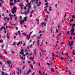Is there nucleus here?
<instances>
[{"mask_svg": "<svg viewBox=\"0 0 75 75\" xmlns=\"http://www.w3.org/2000/svg\"><path fill=\"white\" fill-rule=\"evenodd\" d=\"M74 20V19H71L70 22V23H71V22H72V21H73Z\"/></svg>", "mask_w": 75, "mask_h": 75, "instance_id": "19", "label": "nucleus"}, {"mask_svg": "<svg viewBox=\"0 0 75 75\" xmlns=\"http://www.w3.org/2000/svg\"><path fill=\"white\" fill-rule=\"evenodd\" d=\"M25 52H27V49H25Z\"/></svg>", "mask_w": 75, "mask_h": 75, "instance_id": "56", "label": "nucleus"}, {"mask_svg": "<svg viewBox=\"0 0 75 75\" xmlns=\"http://www.w3.org/2000/svg\"><path fill=\"white\" fill-rule=\"evenodd\" d=\"M4 27H5L6 26V23H5L4 24Z\"/></svg>", "mask_w": 75, "mask_h": 75, "instance_id": "60", "label": "nucleus"}, {"mask_svg": "<svg viewBox=\"0 0 75 75\" xmlns=\"http://www.w3.org/2000/svg\"><path fill=\"white\" fill-rule=\"evenodd\" d=\"M12 13L13 14H14V11H12Z\"/></svg>", "mask_w": 75, "mask_h": 75, "instance_id": "41", "label": "nucleus"}, {"mask_svg": "<svg viewBox=\"0 0 75 75\" xmlns=\"http://www.w3.org/2000/svg\"><path fill=\"white\" fill-rule=\"evenodd\" d=\"M24 9L25 10L26 9H27V7H26L25 6L24 7Z\"/></svg>", "mask_w": 75, "mask_h": 75, "instance_id": "55", "label": "nucleus"}, {"mask_svg": "<svg viewBox=\"0 0 75 75\" xmlns=\"http://www.w3.org/2000/svg\"><path fill=\"white\" fill-rule=\"evenodd\" d=\"M71 46H72V45H73V41H72L71 42Z\"/></svg>", "mask_w": 75, "mask_h": 75, "instance_id": "34", "label": "nucleus"}, {"mask_svg": "<svg viewBox=\"0 0 75 75\" xmlns=\"http://www.w3.org/2000/svg\"><path fill=\"white\" fill-rule=\"evenodd\" d=\"M21 43V42L19 41L18 42V44H20Z\"/></svg>", "mask_w": 75, "mask_h": 75, "instance_id": "57", "label": "nucleus"}, {"mask_svg": "<svg viewBox=\"0 0 75 75\" xmlns=\"http://www.w3.org/2000/svg\"><path fill=\"white\" fill-rule=\"evenodd\" d=\"M52 27H50V31L51 32V33H52Z\"/></svg>", "mask_w": 75, "mask_h": 75, "instance_id": "12", "label": "nucleus"}, {"mask_svg": "<svg viewBox=\"0 0 75 75\" xmlns=\"http://www.w3.org/2000/svg\"><path fill=\"white\" fill-rule=\"evenodd\" d=\"M4 54H7V52H6V51H5L4 52Z\"/></svg>", "mask_w": 75, "mask_h": 75, "instance_id": "61", "label": "nucleus"}, {"mask_svg": "<svg viewBox=\"0 0 75 75\" xmlns=\"http://www.w3.org/2000/svg\"><path fill=\"white\" fill-rule=\"evenodd\" d=\"M35 36H36V35H34V36H32V38H34V37H35Z\"/></svg>", "mask_w": 75, "mask_h": 75, "instance_id": "40", "label": "nucleus"}, {"mask_svg": "<svg viewBox=\"0 0 75 75\" xmlns=\"http://www.w3.org/2000/svg\"><path fill=\"white\" fill-rule=\"evenodd\" d=\"M30 67L32 69H33V64H30Z\"/></svg>", "mask_w": 75, "mask_h": 75, "instance_id": "13", "label": "nucleus"}, {"mask_svg": "<svg viewBox=\"0 0 75 75\" xmlns=\"http://www.w3.org/2000/svg\"><path fill=\"white\" fill-rule=\"evenodd\" d=\"M47 64L48 65H50V64L49 63H47Z\"/></svg>", "mask_w": 75, "mask_h": 75, "instance_id": "54", "label": "nucleus"}, {"mask_svg": "<svg viewBox=\"0 0 75 75\" xmlns=\"http://www.w3.org/2000/svg\"><path fill=\"white\" fill-rule=\"evenodd\" d=\"M39 54L40 55V57H42V55L41 52H40L39 53Z\"/></svg>", "mask_w": 75, "mask_h": 75, "instance_id": "22", "label": "nucleus"}, {"mask_svg": "<svg viewBox=\"0 0 75 75\" xmlns=\"http://www.w3.org/2000/svg\"><path fill=\"white\" fill-rule=\"evenodd\" d=\"M30 72H31V69H29L28 70V72L26 74V75H28V74H29V73H30Z\"/></svg>", "mask_w": 75, "mask_h": 75, "instance_id": "6", "label": "nucleus"}, {"mask_svg": "<svg viewBox=\"0 0 75 75\" xmlns=\"http://www.w3.org/2000/svg\"><path fill=\"white\" fill-rule=\"evenodd\" d=\"M3 29V26H2V27L1 28L0 30L1 31Z\"/></svg>", "mask_w": 75, "mask_h": 75, "instance_id": "20", "label": "nucleus"}, {"mask_svg": "<svg viewBox=\"0 0 75 75\" xmlns=\"http://www.w3.org/2000/svg\"><path fill=\"white\" fill-rule=\"evenodd\" d=\"M18 33L19 35H21V33H20V31H19L18 32Z\"/></svg>", "mask_w": 75, "mask_h": 75, "instance_id": "27", "label": "nucleus"}, {"mask_svg": "<svg viewBox=\"0 0 75 75\" xmlns=\"http://www.w3.org/2000/svg\"><path fill=\"white\" fill-rule=\"evenodd\" d=\"M22 34H23V35H25V33H22Z\"/></svg>", "mask_w": 75, "mask_h": 75, "instance_id": "58", "label": "nucleus"}, {"mask_svg": "<svg viewBox=\"0 0 75 75\" xmlns=\"http://www.w3.org/2000/svg\"><path fill=\"white\" fill-rule=\"evenodd\" d=\"M33 8H34V9H35V8H36V6H33Z\"/></svg>", "mask_w": 75, "mask_h": 75, "instance_id": "50", "label": "nucleus"}, {"mask_svg": "<svg viewBox=\"0 0 75 75\" xmlns=\"http://www.w3.org/2000/svg\"><path fill=\"white\" fill-rule=\"evenodd\" d=\"M33 31H32V32H30V34H29V35H31V34H32V33H33Z\"/></svg>", "mask_w": 75, "mask_h": 75, "instance_id": "39", "label": "nucleus"}, {"mask_svg": "<svg viewBox=\"0 0 75 75\" xmlns=\"http://www.w3.org/2000/svg\"><path fill=\"white\" fill-rule=\"evenodd\" d=\"M56 33H58V30L57 29H56Z\"/></svg>", "mask_w": 75, "mask_h": 75, "instance_id": "53", "label": "nucleus"}, {"mask_svg": "<svg viewBox=\"0 0 75 75\" xmlns=\"http://www.w3.org/2000/svg\"><path fill=\"white\" fill-rule=\"evenodd\" d=\"M38 39H40V36H38Z\"/></svg>", "mask_w": 75, "mask_h": 75, "instance_id": "63", "label": "nucleus"}, {"mask_svg": "<svg viewBox=\"0 0 75 75\" xmlns=\"http://www.w3.org/2000/svg\"><path fill=\"white\" fill-rule=\"evenodd\" d=\"M46 12H47V14H49V12H48V11H46Z\"/></svg>", "mask_w": 75, "mask_h": 75, "instance_id": "59", "label": "nucleus"}, {"mask_svg": "<svg viewBox=\"0 0 75 75\" xmlns=\"http://www.w3.org/2000/svg\"><path fill=\"white\" fill-rule=\"evenodd\" d=\"M37 44L38 46H39V45H40V40H38Z\"/></svg>", "mask_w": 75, "mask_h": 75, "instance_id": "9", "label": "nucleus"}, {"mask_svg": "<svg viewBox=\"0 0 75 75\" xmlns=\"http://www.w3.org/2000/svg\"><path fill=\"white\" fill-rule=\"evenodd\" d=\"M51 71L52 72H54V69L51 68Z\"/></svg>", "mask_w": 75, "mask_h": 75, "instance_id": "14", "label": "nucleus"}, {"mask_svg": "<svg viewBox=\"0 0 75 75\" xmlns=\"http://www.w3.org/2000/svg\"><path fill=\"white\" fill-rule=\"evenodd\" d=\"M73 55H75V52H73Z\"/></svg>", "mask_w": 75, "mask_h": 75, "instance_id": "64", "label": "nucleus"}, {"mask_svg": "<svg viewBox=\"0 0 75 75\" xmlns=\"http://www.w3.org/2000/svg\"><path fill=\"white\" fill-rule=\"evenodd\" d=\"M72 29L71 30V31L70 32H72L73 33H74V27H72Z\"/></svg>", "mask_w": 75, "mask_h": 75, "instance_id": "5", "label": "nucleus"}, {"mask_svg": "<svg viewBox=\"0 0 75 75\" xmlns=\"http://www.w3.org/2000/svg\"><path fill=\"white\" fill-rule=\"evenodd\" d=\"M28 40H29L30 38V35H28Z\"/></svg>", "mask_w": 75, "mask_h": 75, "instance_id": "26", "label": "nucleus"}, {"mask_svg": "<svg viewBox=\"0 0 75 75\" xmlns=\"http://www.w3.org/2000/svg\"><path fill=\"white\" fill-rule=\"evenodd\" d=\"M32 45H33V44H31L29 46L30 47V48H31L32 47Z\"/></svg>", "mask_w": 75, "mask_h": 75, "instance_id": "32", "label": "nucleus"}, {"mask_svg": "<svg viewBox=\"0 0 75 75\" xmlns=\"http://www.w3.org/2000/svg\"><path fill=\"white\" fill-rule=\"evenodd\" d=\"M24 14H25V15L26 16L27 14V12L26 11L24 12Z\"/></svg>", "mask_w": 75, "mask_h": 75, "instance_id": "17", "label": "nucleus"}, {"mask_svg": "<svg viewBox=\"0 0 75 75\" xmlns=\"http://www.w3.org/2000/svg\"><path fill=\"white\" fill-rule=\"evenodd\" d=\"M4 21H6V19H7V21H9V20H10V18H6V17L4 18Z\"/></svg>", "mask_w": 75, "mask_h": 75, "instance_id": "3", "label": "nucleus"}, {"mask_svg": "<svg viewBox=\"0 0 75 75\" xmlns=\"http://www.w3.org/2000/svg\"><path fill=\"white\" fill-rule=\"evenodd\" d=\"M66 15L67 14H66V13H65V15L64 16V18H65V17H66Z\"/></svg>", "mask_w": 75, "mask_h": 75, "instance_id": "44", "label": "nucleus"}, {"mask_svg": "<svg viewBox=\"0 0 75 75\" xmlns=\"http://www.w3.org/2000/svg\"><path fill=\"white\" fill-rule=\"evenodd\" d=\"M26 2H27V4H29L28 0H26Z\"/></svg>", "mask_w": 75, "mask_h": 75, "instance_id": "47", "label": "nucleus"}, {"mask_svg": "<svg viewBox=\"0 0 75 75\" xmlns=\"http://www.w3.org/2000/svg\"><path fill=\"white\" fill-rule=\"evenodd\" d=\"M27 38H28V35H27V38H26V39H27Z\"/></svg>", "mask_w": 75, "mask_h": 75, "instance_id": "48", "label": "nucleus"}, {"mask_svg": "<svg viewBox=\"0 0 75 75\" xmlns=\"http://www.w3.org/2000/svg\"><path fill=\"white\" fill-rule=\"evenodd\" d=\"M49 9L50 10V11H51V7H50V6L49 7Z\"/></svg>", "mask_w": 75, "mask_h": 75, "instance_id": "18", "label": "nucleus"}, {"mask_svg": "<svg viewBox=\"0 0 75 75\" xmlns=\"http://www.w3.org/2000/svg\"><path fill=\"white\" fill-rule=\"evenodd\" d=\"M72 37L71 36L70 37V40H72Z\"/></svg>", "mask_w": 75, "mask_h": 75, "instance_id": "49", "label": "nucleus"}, {"mask_svg": "<svg viewBox=\"0 0 75 75\" xmlns=\"http://www.w3.org/2000/svg\"><path fill=\"white\" fill-rule=\"evenodd\" d=\"M10 5L11 6H12V4L13 5L14 4V3H11H11H10Z\"/></svg>", "mask_w": 75, "mask_h": 75, "instance_id": "15", "label": "nucleus"}, {"mask_svg": "<svg viewBox=\"0 0 75 75\" xmlns=\"http://www.w3.org/2000/svg\"><path fill=\"white\" fill-rule=\"evenodd\" d=\"M75 27V24H73L72 27Z\"/></svg>", "mask_w": 75, "mask_h": 75, "instance_id": "36", "label": "nucleus"}, {"mask_svg": "<svg viewBox=\"0 0 75 75\" xmlns=\"http://www.w3.org/2000/svg\"><path fill=\"white\" fill-rule=\"evenodd\" d=\"M45 5H48V4L47 3H46L45 4Z\"/></svg>", "mask_w": 75, "mask_h": 75, "instance_id": "52", "label": "nucleus"}, {"mask_svg": "<svg viewBox=\"0 0 75 75\" xmlns=\"http://www.w3.org/2000/svg\"><path fill=\"white\" fill-rule=\"evenodd\" d=\"M39 74H41V71H39Z\"/></svg>", "mask_w": 75, "mask_h": 75, "instance_id": "45", "label": "nucleus"}, {"mask_svg": "<svg viewBox=\"0 0 75 75\" xmlns=\"http://www.w3.org/2000/svg\"><path fill=\"white\" fill-rule=\"evenodd\" d=\"M24 68H25V66H23L22 68V69H24Z\"/></svg>", "mask_w": 75, "mask_h": 75, "instance_id": "28", "label": "nucleus"}, {"mask_svg": "<svg viewBox=\"0 0 75 75\" xmlns=\"http://www.w3.org/2000/svg\"><path fill=\"white\" fill-rule=\"evenodd\" d=\"M26 19H28V18H26V17H25L24 18V20L25 21H27V20Z\"/></svg>", "mask_w": 75, "mask_h": 75, "instance_id": "11", "label": "nucleus"}, {"mask_svg": "<svg viewBox=\"0 0 75 75\" xmlns=\"http://www.w3.org/2000/svg\"><path fill=\"white\" fill-rule=\"evenodd\" d=\"M19 6L21 7H22V6H24V5L22 3V4L21 3L19 4Z\"/></svg>", "mask_w": 75, "mask_h": 75, "instance_id": "10", "label": "nucleus"}, {"mask_svg": "<svg viewBox=\"0 0 75 75\" xmlns=\"http://www.w3.org/2000/svg\"><path fill=\"white\" fill-rule=\"evenodd\" d=\"M2 73H3V74H2V75H4V72L3 71L2 72Z\"/></svg>", "mask_w": 75, "mask_h": 75, "instance_id": "42", "label": "nucleus"}, {"mask_svg": "<svg viewBox=\"0 0 75 75\" xmlns=\"http://www.w3.org/2000/svg\"><path fill=\"white\" fill-rule=\"evenodd\" d=\"M20 22L21 24H23V23L22 22V21L21 20L20 21Z\"/></svg>", "mask_w": 75, "mask_h": 75, "instance_id": "30", "label": "nucleus"}, {"mask_svg": "<svg viewBox=\"0 0 75 75\" xmlns=\"http://www.w3.org/2000/svg\"><path fill=\"white\" fill-rule=\"evenodd\" d=\"M34 59V57H30L29 59Z\"/></svg>", "mask_w": 75, "mask_h": 75, "instance_id": "33", "label": "nucleus"}, {"mask_svg": "<svg viewBox=\"0 0 75 75\" xmlns=\"http://www.w3.org/2000/svg\"><path fill=\"white\" fill-rule=\"evenodd\" d=\"M16 10H17V7H15L14 8H13L12 9V11H15Z\"/></svg>", "mask_w": 75, "mask_h": 75, "instance_id": "7", "label": "nucleus"}, {"mask_svg": "<svg viewBox=\"0 0 75 75\" xmlns=\"http://www.w3.org/2000/svg\"><path fill=\"white\" fill-rule=\"evenodd\" d=\"M28 7L29 8H30L31 7V5H30V4H28Z\"/></svg>", "mask_w": 75, "mask_h": 75, "instance_id": "8", "label": "nucleus"}, {"mask_svg": "<svg viewBox=\"0 0 75 75\" xmlns=\"http://www.w3.org/2000/svg\"><path fill=\"white\" fill-rule=\"evenodd\" d=\"M17 69H18V71H21V69H19V68H18Z\"/></svg>", "mask_w": 75, "mask_h": 75, "instance_id": "31", "label": "nucleus"}, {"mask_svg": "<svg viewBox=\"0 0 75 75\" xmlns=\"http://www.w3.org/2000/svg\"><path fill=\"white\" fill-rule=\"evenodd\" d=\"M46 23H44V22H43L42 24V27H44V25H44V26H46Z\"/></svg>", "mask_w": 75, "mask_h": 75, "instance_id": "4", "label": "nucleus"}, {"mask_svg": "<svg viewBox=\"0 0 75 75\" xmlns=\"http://www.w3.org/2000/svg\"><path fill=\"white\" fill-rule=\"evenodd\" d=\"M64 57H61L60 58V59L61 60H64Z\"/></svg>", "mask_w": 75, "mask_h": 75, "instance_id": "16", "label": "nucleus"}, {"mask_svg": "<svg viewBox=\"0 0 75 75\" xmlns=\"http://www.w3.org/2000/svg\"><path fill=\"white\" fill-rule=\"evenodd\" d=\"M42 44H43V40L42 41V42L41 43V45H40V46H42Z\"/></svg>", "mask_w": 75, "mask_h": 75, "instance_id": "38", "label": "nucleus"}, {"mask_svg": "<svg viewBox=\"0 0 75 75\" xmlns=\"http://www.w3.org/2000/svg\"><path fill=\"white\" fill-rule=\"evenodd\" d=\"M29 12H30V11H29V8H28V9L27 13H29Z\"/></svg>", "mask_w": 75, "mask_h": 75, "instance_id": "35", "label": "nucleus"}, {"mask_svg": "<svg viewBox=\"0 0 75 75\" xmlns=\"http://www.w3.org/2000/svg\"><path fill=\"white\" fill-rule=\"evenodd\" d=\"M34 51L33 52V55H37V53L36 52V49H35L34 50Z\"/></svg>", "mask_w": 75, "mask_h": 75, "instance_id": "2", "label": "nucleus"}, {"mask_svg": "<svg viewBox=\"0 0 75 75\" xmlns=\"http://www.w3.org/2000/svg\"><path fill=\"white\" fill-rule=\"evenodd\" d=\"M6 63L8 64L9 65V67H10V64H11V68H12V65H11V64L10 61H7Z\"/></svg>", "mask_w": 75, "mask_h": 75, "instance_id": "1", "label": "nucleus"}, {"mask_svg": "<svg viewBox=\"0 0 75 75\" xmlns=\"http://www.w3.org/2000/svg\"><path fill=\"white\" fill-rule=\"evenodd\" d=\"M20 53V54H24V52H21Z\"/></svg>", "mask_w": 75, "mask_h": 75, "instance_id": "21", "label": "nucleus"}, {"mask_svg": "<svg viewBox=\"0 0 75 75\" xmlns=\"http://www.w3.org/2000/svg\"><path fill=\"white\" fill-rule=\"evenodd\" d=\"M3 29L4 30H6V28L4 27V26H3Z\"/></svg>", "mask_w": 75, "mask_h": 75, "instance_id": "51", "label": "nucleus"}, {"mask_svg": "<svg viewBox=\"0 0 75 75\" xmlns=\"http://www.w3.org/2000/svg\"><path fill=\"white\" fill-rule=\"evenodd\" d=\"M52 57H55V54H54V53H52Z\"/></svg>", "mask_w": 75, "mask_h": 75, "instance_id": "29", "label": "nucleus"}, {"mask_svg": "<svg viewBox=\"0 0 75 75\" xmlns=\"http://www.w3.org/2000/svg\"><path fill=\"white\" fill-rule=\"evenodd\" d=\"M56 54H57V55H59L60 54L58 52H56Z\"/></svg>", "mask_w": 75, "mask_h": 75, "instance_id": "25", "label": "nucleus"}, {"mask_svg": "<svg viewBox=\"0 0 75 75\" xmlns=\"http://www.w3.org/2000/svg\"><path fill=\"white\" fill-rule=\"evenodd\" d=\"M14 3H16V2H17V0H14Z\"/></svg>", "mask_w": 75, "mask_h": 75, "instance_id": "43", "label": "nucleus"}, {"mask_svg": "<svg viewBox=\"0 0 75 75\" xmlns=\"http://www.w3.org/2000/svg\"><path fill=\"white\" fill-rule=\"evenodd\" d=\"M7 37H8V39H9V36H8V33H7Z\"/></svg>", "mask_w": 75, "mask_h": 75, "instance_id": "37", "label": "nucleus"}, {"mask_svg": "<svg viewBox=\"0 0 75 75\" xmlns=\"http://www.w3.org/2000/svg\"><path fill=\"white\" fill-rule=\"evenodd\" d=\"M31 1L32 3H33V2L35 1V0H31Z\"/></svg>", "mask_w": 75, "mask_h": 75, "instance_id": "24", "label": "nucleus"}, {"mask_svg": "<svg viewBox=\"0 0 75 75\" xmlns=\"http://www.w3.org/2000/svg\"><path fill=\"white\" fill-rule=\"evenodd\" d=\"M28 64H30V61H28Z\"/></svg>", "mask_w": 75, "mask_h": 75, "instance_id": "62", "label": "nucleus"}, {"mask_svg": "<svg viewBox=\"0 0 75 75\" xmlns=\"http://www.w3.org/2000/svg\"><path fill=\"white\" fill-rule=\"evenodd\" d=\"M40 4H37L36 5V6H38V7H39V6H40Z\"/></svg>", "mask_w": 75, "mask_h": 75, "instance_id": "46", "label": "nucleus"}, {"mask_svg": "<svg viewBox=\"0 0 75 75\" xmlns=\"http://www.w3.org/2000/svg\"><path fill=\"white\" fill-rule=\"evenodd\" d=\"M69 31H67V35H69Z\"/></svg>", "mask_w": 75, "mask_h": 75, "instance_id": "23", "label": "nucleus"}]
</instances>
